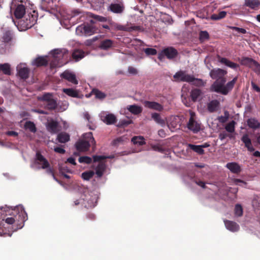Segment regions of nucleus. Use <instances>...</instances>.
<instances>
[{"label":"nucleus","mask_w":260,"mask_h":260,"mask_svg":"<svg viewBox=\"0 0 260 260\" xmlns=\"http://www.w3.org/2000/svg\"><path fill=\"white\" fill-rule=\"evenodd\" d=\"M190 117L187 123V127L188 129L196 134L201 130V123L197 120V117L194 112H189Z\"/></svg>","instance_id":"423d86ee"},{"label":"nucleus","mask_w":260,"mask_h":260,"mask_svg":"<svg viewBox=\"0 0 260 260\" xmlns=\"http://www.w3.org/2000/svg\"><path fill=\"white\" fill-rule=\"evenodd\" d=\"M51 57H48L49 62L51 69L60 68L63 65L61 59L63 54L60 50L54 49L51 52Z\"/></svg>","instance_id":"39448f33"},{"label":"nucleus","mask_w":260,"mask_h":260,"mask_svg":"<svg viewBox=\"0 0 260 260\" xmlns=\"http://www.w3.org/2000/svg\"><path fill=\"white\" fill-rule=\"evenodd\" d=\"M78 161L80 163L90 164L92 162V158L87 156H81L79 158Z\"/></svg>","instance_id":"a18cd8bd"},{"label":"nucleus","mask_w":260,"mask_h":260,"mask_svg":"<svg viewBox=\"0 0 260 260\" xmlns=\"http://www.w3.org/2000/svg\"><path fill=\"white\" fill-rule=\"evenodd\" d=\"M27 219L26 212L22 207H17L11 209L7 207H2L0 209V235L7 234L4 221L8 224H14L16 229H21L24 222Z\"/></svg>","instance_id":"f257e3e1"},{"label":"nucleus","mask_w":260,"mask_h":260,"mask_svg":"<svg viewBox=\"0 0 260 260\" xmlns=\"http://www.w3.org/2000/svg\"><path fill=\"white\" fill-rule=\"evenodd\" d=\"M220 106V103L217 100L210 101L207 105V109L210 113L217 111Z\"/></svg>","instance_id":"412c9836"},{"label":"nucleus","mask_w":260,"mask_h":260,"mask_svg":"<svg viewBox=\"0 0 260 260\" xmlns=\"http://www.w3.org/2000/svg\"><path fill=\"white\" fill-rule=\"evenodd\" d=\"M127 110L134 115H138L142 112V107L136 105L129 106Z\"/></svg>","instance_id":"c85d7f7f"},{"label":"nucleus","mask_w":260,"mask_h":260,"mask_svg":"<svg viewBox=\"0 0 260 260\" xmlns=\"http://www.w3.org/2000/svg\"><path fill=\"white\" fill-rule=\"evenodd\" d=\"M48 56H39L37 57L34 61V64L37 67L47 66L49 62Z\"/></svg>","instance_id":"f3484780"},{"label":"nucleus","mask_w":260,"mask_h":260,"mask_svg":"<svg viewBox=\"0 0 260 260\" xmlns=\"http://www.w3.org/2000/svg\"><path fill=\"white\" fill-rule=\"evenodd\" d=\"M62 91L68 96L72 98H79V93L77 90L73 88H63Z\"/></svg>","instance_id":"7c9ffc66"},{"label":"nucleus","mask_w":260,"mask_h":260,"mask_svg":"<svg viewBox=\"0 0 260 260\" xmlns=\"http://www.w3.org/2000/svg\"><path fill=\"white\" fill-rule=\"evenodd\" d=\"M3 39L5 42H9L12 39V35L10 31H7L5 32L3 36Z\"/></svg>","instance_id":"6e6d98bb"},{"label":"nucleus","mask_w":260,"mask_h":260,"mask_svg":"<svg viewBox=\"0 0 260 260\" xmlns=\"http://www.w3.org/2000/svg\"><path fill=\"white\" fill-rule=\"evenodd\" d=\"M224 116H220L218 117L217 119L219 122L222 123H225L229 119L230 115L228 111H224Z\"/></svg>","instance_id":"de8ad7c7"},{"label":"nucleus","mask_w":260,"mask_h":260,"mask_svg":"<svg viewBox=\"0 0 260 260\" xmlns=\"http://www.w3.org/2000/svg\"><path fill=\"white\" fill-rule=\"evenodd\" d=\"M46 172L48 174L50 175L51 176H53V174L54 173V170L52 168H51L49 166L48 168H46Z\"/></svg>","instance_id":"774afa93"},{"label":"nucleus","mask_w":260,"mask_h":260,"mask_svg":"<svg viewBox=\"0 0 260 260\" xmlns=\"http://www.w3.org/2000/svg\"><path fill=\"white\" fill-rule=\"evenodd\" d=\"M38 15L35 11H32V13L25 14L18 22V28L21 31L30 28L36 23Z\"/></svg>","instance_id":"7ed1b4c3"},{"label":"nucleus","mask_w":260,"mask_h":260,"mask_svg":"<svg viewBox=\"0 0 260 260\" xmlns=\"http://www.w3.org/2000/svg\"><path fill=\"white\" fill-rule=\"evenodd\" d=\"M226 167L229 169L231 172L235 174H239L241 171L240 166L237 162H229L226 165Z\"/></svg>","instance_id":"4be33fe9"},{"label":"nucleus","mask_w":260,"mask_h":260,"mask_svg":"<svg viewBox=\"0 0 260 260\" xmlns=\"http://www.w3.org/2000/svg\"><path fill=\"white\" fill-rule=\"evenodd\" d=\"M83 138L84 140L78 141L75 144L76 149L78 151H86L89 149L90 146H92L93 149L95 148L96 142L91 132L84 134Z\"/></svg>","instance_id":"20e7f679"},{"label":"nucleus","mask_w":260,"mask_h":260,"mask_svg":"<svg viewBox=\"0 0 260 260\" xmlns=\"http://www.w3.org/2000/svg\"><path fill=\"white\" fill-rule=\"evenodd\" d=\"M235 214L238 216H241L243 214V209L239 204H237L235 207Z\"/></svg>","instance_id":"3c124183"},{"label":"nucleus","mask_w":260,"mask_h":260,"mask_svg":"<svg viewBox=\"0 0 260 260\" xmlns=\"http://www.w3.org/2000/svg\"><path fill=\"white\" fill-rule=\"evenodd\" d=\"M67 162L70 163L73 165H76V162L75 161V159L72 157H70L68 158L67 160Z\"/></svg>","instance_id":"338daca9"},{"label":"nucleus","mask_w":260,"mask_h":260,"mask_svg":"<svg viewBox=\"0 0 260 260\" xmlns=\"http://www.w3.org/2000/svg\"><path fill=\"white\" fill-rule=\"evenodd\" d=\"M105 169V163L100 162L95 169V173L99 177H101L103 176Z\"/></svg>","instance_id":"bb28decb"},{"label":"nucleus","mask_w":260,"mask_h":260,"mask_svg":"<svg viewBox=\"0 0 260 260\" xmlns=\"http://www.w3.org/2000/svg\"><path fill=\"white\" fill-rule=\"evenodd\" d=\"M244 5L252 9H258L260 6L259 0H245Z\"/></svg>","instance_id":"b1692460"},{"label":"nucleus","mask_w":260,"mask_h":260,"mask_svg":"<svg viewBox=\"0 0 260 260\" xmlns=\"http://www.w3.org/2000/svg\"><path fill=\"white\" fill-rule=\"evenodd\" d=\"M36 159L39 162L38 164L41 165V168L45 169L50 166V164L48 160L39 152L36 153Z\"/></svg>","instance_id":"a211bd4d"},{"label":"nucleus","mask_w":260,"mask_h":260,"mask_svg":"<svg viewBox=\"0 0 260 260\" xmlns=\"http://www.w3.org/2000/svg\"><path fill=\"white\" fill-rule=\"evenodd\" d=\"M255 60L251 58H249L248 57H244L241 58L240 60V63L242 65L248 67L249 68H251L253 63L254 62Z\"/></svg>","instance_id":"72a5a7b5"},{"label":"nucleus","mask_w":260,"mask_h":260,"mask_svg":"<svg viewBox=\"0 0 260 260\" xmlns=\"http://www.w3.org/2000/svg\"><path fill=\"white\" fill-rule=\"evenodd\" d=\"M86 217H87V218H88L90 220H93L95 218V216L92 213H88L86 214Z\"/></svg>","instance_id":"0e129e2a"},{"label":"nucleus","mask_w":260,"mask_h":260,"mask_svg":"<svg viewBox=\"0 0 260 260\" xmlns=\"http://www.w3.org/2000/svg\"><path fill=\"white\" fill-rule=\"evenodd\" d=\"M0 72L3 73L6 75H10L11 74L10 65L8 63L0 64Z\"/></svg>","instance_id":"473e14b6"},{"label":"nucleus","mask_w":260,"mask_h":260,"mask_svg":"<svg viewBox=\"0 0 260 260\" xmlns=\"http://www.w3.org/2000/svg\"><path fill=\"white\" fill-rule=\"evenodd\" d=\"M60 77L61 78L66 79L74 84L76 85L78 83L75 75L68 71H65L62 73L60 75Z\"/></svg>","instance_id":"4468645a"},{"label":"nucleus","mask_w":260,"mask_h":260,"mask_svg":"<svg viewBox=\"0 0 260 260\" xmlns=\"http://www.w3.org/2000/svg\"><path fill=\"white\" fill-rule=\"evenodd\" d=\"M144 52L148 55H154L157 54L156 49L151 48H147L144 49Z\"/></svg>","instance_id":"603ef678"},{"label":"nucleus","mask_w":260,"mask_h":260,"mask_svg":"<svg viewBox=\"0 0 260 260\" xmlns=\"http://www.w3.org/2000/svg\"><path fill=\"white\" fill-rule=\"evenodd\" d=\"M72 58L78 61L85 56V52L81 49H75L72 54Z\"/></svg>","instance_id":"a878e982"},{"label":"nucleus","mask_w":260,"mask_h":260,"mask_svg":"<svg viewBox=\"0 0 260 260\" xmlns=\"http://www.w3.org/2000/svg\"><path fill=\"white\" fill-rule=\"evenodd\" d=\"M250 68L252 69L256 74L260 75V64L258 62L255 61Z\"/></svg>","instance_id":"8fccbe9b"},{"label":"nucleus","mask_w":260,"mask_h":260,"mask_svg":"<svg viewBox=\"0 0 260 260\" xmlns=\"http://www.w3.org/2000/svg\"><path fill=\"white\" fill-rule=\"evenodd\" d=\"M24 128L25 129H29L30 132L36 133L37 131V128L34 123L30 121H26L24 124Z\"/></svg>","instance_id":"58836bf2"},{"label":"nucleus","mask_w":260,"mask_h":260,"mask_svg":"<svg viewBox=\"0 0 260 260\" xmlns=\"http://www.w3.org/2000/svg\"><path fill=\"white\" fill-rule=\"evenodd\" d=\"M152 118L157 123L160 124H164L165 123V121L162 119L159 114L157 113H153L151 115Z\"/></svg>","instance_id":"79ce46f5"},{"label":"nucleus","mask_w":260,"mask_h":260,"mask_svg":"<svg viewBox=\"0 0 260 260\" xmlns=\"http://www.w3.org/2000/svg\"><path fill=\"white\" fill-rule=\"evenodd\" d=\"M226 15L225 11H221L218 14H213L211 16V19L213 20H218L224 18Z\"/></svg>","instance_id":"a19ab883"},{"label":"nucleus","mask_w":260,"mask_h":260,"mask_svg":"<svg viewBox=\"0 0 260 260\" xmlns=\"http://www.w3.org/2000/svg\"><path fill=\"white\" fill-rule=\"evenodd\" d=\"M40 100L41 101L45 102V108L49 110H55L57 107L56 101L52 98V94L50 93L44 94Z\"/></svg>","instance_id":"6e6552de"},{"label":"nucleus","mask_w":260,"mask_h":260,"mask_svg":"<svg viewBox=\"0 0 260 260\" xmlns=\"http://www.w3.org/2000/svg\"><path fill=\"white\" fill-rule=\"evenodd\" d=\"M202 91L200 89L195 88L190 92V97L193 102H196L198 98L201 95Z\"/></svg>","instance_id":"e433bc0d"},{"label":"nucleus","mask_w":260,"mask_h":260,"mask_svg":"<svg viewBox=\"0 0 260 260\" xmlns=\"http://www.w3.org/2000/svg\"><path fill=\"white\" fill-rule=\"evenodd\" d=\"M46 128L47 131L51 134H56L60 131L59 123L53 119L47 122Z\"/></svg>","instance_id":"f8f14e48"},{"label":"nucleus","mask_w":260,"mask_h":260,"mask_svg":"<svg viewBox=\"0 0 260 260\" xmlns=\"http://www.w3.org/2000/svg\"><path fill=\"white\" fill-rule=\"evenodd\" d=\"M227 73L226 71L220 68H215L210 71V76L212 79H216L210 86L211 91L227 95L232 91L237 81L238 77H235L232 81L225 84L226 81L225 76Z\"/></svg>","instance_id":"f03ea898"},{"label":"nucleus","mask_w":260,"mask_h":260,"mask_svg":"<svg viewBox=\"0 0 260 260\" xmlns=\"http://www.w3.org/2000/svg\"><path fill=\"white\" fill-rule=\"evenodd\" d=\"M17 70V74L21 79L25 80L28 78L29 70L27 68L22 67L21 65L18 66Z\"/></svg>","instance_id":"dca6fc26"},{"label":"nucleus","mask_w":260,"mask_h":260,"mask_svg":"<svg viewBox=\"0 0 260 260\" xmlns=\"http://www.w3.org/2000/svg\"><path fill=\"white\" fill-rule=\"evenodd\" d=\"M128 72L129 74H132V75H136L138 73L137 70L133 67H128Z\"/></svg>","instance_id":"052dcab7"},{"label":"nucleus","mask_w":260,"mask_h":260,"mask_svg":"<svg viewBox=\"0 0 260 260\" xmlns=\"http://www.w3.org/2000/svg\"><path fill=\"white\" fill-rule=\"evenodd\" d=\"M228 137H230V138H232V136L231 135H229L225 132L221 133L219 135V138L220 140H223Z\"/></svg>","instance_id":"bf43d9fd"},{"label":"nucleus","mask_w":260,"mask_h":260,"mask_svg":"<svg viewBox=\"0 0 260 260\" xmlns=\"http://www.w3.org/2000/svg\"><path fill=\"white\" fill-rule=\"evenodd\" d=\"M57 140L61 143H65L70 140V136L66 133L61 132L58 134Z\"/></svg>","instance_id":"c756f323"},{"label":"nucleus","mask_w":260,"mask_h":260,"mask_svg":"<svg viewBox=\"0 0 260 260\" xmlns=\"http://www.w3.org/2000/svg\"><path fill=\"white\" fill-rule=\"evenodd\" d=\"M236 124V122L234 120H232L231 122L228 123L225 126V130L229 132L232 133L235 132V125Z\"/></svg>","instance_id":"37998d69"},{"label":"nucleus","mask_w":260,"mask_h":260,"mask_svg":"<svg viewBox=\"0 0 260 260\" xmlns=\"http://www.w3.org/2000/svg\"><path fill=\"white\" fill-rule=\"evenodd\" d=\"M247 125L253 129H257L260 127V123L255 118H249L247 120Z\"/></svg>","instance_id":"2f4dec72"},{"label":"nucleus","mask_w":260,"mask_h":260,"mask_svg":"<svg viewBox=\"0 0 260 260\" xmlns=\"http://www.w3.org/2000/svg\"><path fill=\"white\" fill-rule=\"evenodd\" d=\"M209 38V35L207 31H201L199 35V39L201 42H204L205 40H208Z\"/></svg>","instance_id":"49530a36"},{"label":"nucleus","mask_w":260,"mask_h":260,"mask_svg":"<svg viewBox=\"0 0 260 260\" xmlns=\"http://www.w3.org/2000/svg\"><path fill=\"white\" fill-rule=\"evenodd\" d=\"M131 141L134 144L139 146L145 144V139L142 136H135L132 138Z\"/></svg>","instance_id":"c9c22d12"},{"label":"nucleus","mask_w":260,"mask_h":260,"mask_svg":"<svg viewBox=\"0 0 260 260\" xmlns=\"http://www.w3.org/2000/svg\"><path fill=\"white\" fill-rule=\"evenodd\" d=\"M152 148L154 150L161 153L164 152L165 150V148L160 144L154 145L152 146Z\"/></svg>","instance_id":"4d7b16f0"},{"label":"nucleus","mask_w":260,"mask_h":260,"mask_svg":"<svg viewBox=\"0 0 260 260\" xmlns=\"http://www.w3.org/2000/svg\"><path fill=\"white\" fill-rule=\"evenodd\" d=\"M11 10H14V15L17 19L21 18L24 16L26 12L25 6L23 4L22 2L16 3L13 2L11 7Z\"/></svg>","instance_id":"9d476101"},{"label":"nucleus","mask_w":260,"mask_h":260,"mask_svg":"<svg viewBox=\"0 0 260 260\" xmlns=\"http://www.w3.org/2000/svg\"><path fill=\"white\" fill-rule=\"evenodd\" d=\"M229 28L233 30L237 31L239 33H241L243 34H245L246 33V29L243 28H239L236 26H229Z\"/></svg>","instance_id":"13d9d810"},{"label":"nucleus","mask_w":260,"mask_h":260,"mask_svg":"<svg viewBox=\"0 0 260 260\" xmlns=\"http://www.w3.org/2000/svg\"><path fill=\"white\" fill-rule=\"evenodd\" d=\"M252 205L254 208H257V210H260V197H257L253 200Z\"/></svg>","instance_id":"5fc2aeb1"},{"label":"nucleus","mask_w":260,"mask_h":260,"mask_svg":"<svg viewBox=\"0 0 260 260\" xmlns=\"http://www.w3.org/2000/svg\"><path fill=\"white\" fill-rule=\"evenodd\" d=\"M94 173L92 171H86L82 173V178L85 180H89L94 175Z\"/></svg>","instance_id":"c03bdc74"},{"label":"nucleus","mask_w":260,"mask_h":260,"mask_svg":"<svg viewBox=\"0 0 260 260\" xmlns=\"http://www.w3.org/2000/svg\"><path fill=\"white\" fill-rule=\"evenodd\" d=\"M113 156H103V155H94L93 156V159L94 162L100 161L101 162L102 160H104L106 158H112Z\"/></svg>","instance_id":"09e8293b"},{"label":"nucleus","mask_w":260,"mask_h":260,"mask_svg":"<svg viewBox=\"0 0 260 260\" xmlns=\"http://www.w3.org/2000/svg\"><path fill=\"white\" fill-rule=\"evenodd\" d=\"M116 117L112 114H110L107 115L105 118V122L107 124H112L116 122Z\"/></svg>","instance_id":"ea45409f"},{"label":"nucleus","mask_w":260,"mask_h":260,"mask_svg":"<svg viewBox=\"0 0 260 260\" xmlns=\"http://www.w3.org/2000/svg\"><path fill=\"white\" fill-rule=\"evenodd\" d=\"M241 141L244 143L245 147L247 148L248 151L252 152L254 150V148L252 145L251 140L247 134L243 135Z\"/></svg>","instance_id":"6ab92c4d"},{"label":"nucleus","mask_w":260,"mask_h":260,"mask_svg":"<svg viewBox=\"0 0 260 260\" xmlns=\"http://www.w3.org/2000/svg\"><path fill=\"white\" fill-rule=\"evenodd\" d=\"M113 45V42L110 39H105L101 41L99 48L103 50H108Z\"/></svg>","instance_id":"393cba45"},{"label":"nucleus","mask_w":260,"mask_h":260,"mask_svg":"<svg viewBox=\"0 0 260 260\" xmlns=\"http://www.w3.org/2000/svg\"><path fill=\"white\" fill-rule=\"evenodd\" d=\"M126 138L124 136H122L118 137L115 139H114L112 141V144L113 145H117L119 144L120 143H122L123 142Z\"/></svg>","instance_id":"864d4df0"},{"label":"nucleus","mask_w":260,"mask_h":260,"mask_svg":"<svg viewBox=\"0 0 260 260\" xmlns=\"http://www.w3.org/2000/svg\"><path fill=\"white\" fill-rule=\"evenodd\" d=\"M6 134H7V135L9 136H14V137H16V136H18V133L16 132L13 131H8L6 133Z\"/></svg>","instance_id":"69168bd1"},{"label":"nucleus","mask_w":260,"mask_h":260,"mask_svg":"<svg viewBox=\"0 0 260 260\" xmlns=\"http://www.w3.org/2000/svg\"><path fill=\"white\" fill-rule=\"evenodd\" d=\"M144 106L150 109L156 110L158 111H161L163 110L162 106L158 103L155 102H150L145 101L143 102Z\"/></svg>","instance_id":"ddd939ff"},{"label":"nucleus","mask_w":260,"mask_h":260,"mask_svg":"<svg viewBox=\"0 0 260 260\" xmlns=\"http://www.w3.org/2000/svg\"><path fill=\"white\" fill-rule=\"evenodd\" d=\"M95 31V27L87 24H83L78 26L76 28V32L78 34L89 36L93 35Z\"/></svg>","instance_id":"9b49d317"},{"label":"nucleus","mask_w":260,"mask_h":260,"mask_svg":"<svg viewBox=\"0 0 260 260\" xmlns=\"http://www.w3.org/2000/svg\"><path fill=\"white\" fill-rule=\"evenodd\" d=\"M118 29L121 30L131 32L134 30L140 31L142 30V27L140 26H128L121 25L118 27Z\"/></svg>","instance_id":"cd10ccee"},{"label":"nucleus","mask_w":260,"mask_h":260,"mask_svg":"<svg viewBox=\"0 0 260 260\" xmlns=\"http://www.w3.org/2000/svg\"><path fill=\"white\" fill-rule=\"evenodd\" d=\"M188 146L191 150L200 155L204 154V150L202 148L201 145H196L190 144L188 145Z\"/></svg>","instance_id":"4c0bfd02"},{"label":"nucleus","mask_w":260,"mask_h":260,"mask_svg":"<svg viewBox=\"0 0 260 260\" xmlns=\"http://www.w3.org/2000/svg\"><path fill=\"white\" fill-rule=\"evenodd\" d=\"M224 223L226 228L230 231L235 232L239 230V225L234 221L224 220Z\"/></svg>","instance_id":"aec40b11"},{"label":"nucleus","mask_w":260,"mask_h":260,"mask_svg":"<svg viewBox=\"0 0 260 260\" xmlns=\"http://www.w3.org/2000/svg\"><path fill=\"white\" fill-rule=\"evenodd\" d=\"M218 61L221 64H224L225 66L231 68L233 69H236L239 66L237 63L232 62L226 58L222 57L219 55L217 56Z\"/></svg>","instance_id":"2eb2a0df"},{"label":"nucleus","mask_w":260,"mask_h":260,"mask_svg":"<svg viewBox=\"0 0 260 260\" xmlns=\"http://www.w3.org/2000/svg\"><path fill=\"white\" fill-rule=\"evenodd\" d=\"M178 54L177 50L172 47H168L164 49L161 52L159 53L158 58L161 60L165 56H166L168 59H172L175 58Z\"/></svg>","instance_id":"1a4fd4ad"},{"label":"nucleus","mask_w":260,"mask_h":260,"mask_svg":"<svg viewBox=\"0 0 260 260\" xmlns=\"http://www.w3.org/2000/svg\"><path fill=\"white\" fill-rule=\"evenodd\" d=\"M54 150L55 152L60 153V154H64L66 152L65 150L59 147H56L54 148Z\"/></svg>","instance_id":"680f3d73"},{"label":"nucleus","mask_w":260,"mask_h":260,"mask_svg":"<svg viewBox=\"0 0 260 260\" xmlns=\"http://www.w3.org/2000/svg\"><path fill=\"white\" fill-rule=\"evenodd\" d=\"M124 6L120 4H111L109 6V10L115 13H121L124 10Z\"/></svg>","instance_id":"5701e85b"},{"label":"nucleus","mask_w":260,"mask_h":260,"mask_svg":"<svg viewBox=\"0 0 260 260\" xmlns=\"http://www.w3.org/2000/svg\"><path fill=\"white\" fill-rule=\"evenodd\" d=\"M251 85L253 90L257 92H260V87H259L254 82L251 81Z\"/></svg>","instance_id":"e2e57ef3"},{"label":"nucleus","mask_w":260,"mask_h":260,"mask_svg":"<svg viewBox=\"0 0 260 260\" xmlns=\"http://www.w3.org/2000/svg\"><path fill=\"white\" fill-rule=\"evenodd\" d=\"M91 92L95 95L96 99L100 100H104L107 96L106 93L96 88L93 89Z\"/></svg>","instance_id":"f704fd0d"},{"label":"nucleus","mask_w":260,"mask_h":260,"mask_svg":"<svg viewBox=\"0 0 260 260\" xmlns=\"http://www.w3.org/2000/svg\"><path fill=\"white\" fill-rule=\"evenodd\" d=\"M176 81L192 82L195 80L197 81L198 84H202L203 81L202 79L196 78L193 76L186 74L183 71H179L177 72L173 76Z\"/></svg>","instance_id":"0eeeda50"}]
</instances>
